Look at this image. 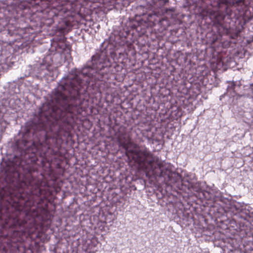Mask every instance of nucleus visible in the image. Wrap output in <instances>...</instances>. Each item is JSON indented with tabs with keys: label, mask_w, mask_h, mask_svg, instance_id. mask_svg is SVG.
I'll use <instances>...</instances> for the list:
<instances>
[{
	"label": "nucleus",
	"mask_w": 253,
	"mask_h": 253,
	"mask_svg": "<svg viewBox=\"0 0 253 253\" xmlns=\"http://www.w3.org/2000/svg\"><path fill=\"white\" fill-rule=\"evenodd\" d=\"M234 84L233 83L231 84V86H228V88H227V89L229 90L230 88H231V89H233L234 87Z\"/></svg>",
	"instance_id": "nucleus-3"
},
{
	"label": "nucleus",
	"mask_w": 253,
	"mask_h": 253,
	"mask_svg": "<svg viewBox=\"0 0 253 253\" xmlns=\"http://www.w3.org/2000/svg\"><path fill=\"white\" fill-rule=\"evenodd\" d=\"M70 83L73 90H78L80 88L82 80L78 76H77L71 80Z\"/></svg>",
	"instance_id": "nucleus-2"
},
{
	"label": "nucleus",
	"mask_w": 253,
	"mask_h": 253,
	"mask_svg": "<svg viewBox=\"0 0 253 253\" xmlns=\"http://www.w3.org/2000/svg\"><path fill=\"white\" fill-rule=\"evenodd\" d=\"M58 3L57 0H41L40 3H38V4L43 9L41 10V12H43L45 11L50 17L57 16L65 14L68 11H73L70 8V3L67 2L61 5H59Z\"/></svg>",
	"instance_id": "nucleus-1"
},
{
	"label": "nucleus",
	"mask_w": 253,
	"mask_h": 253,
	"mask_svg": "<svg viewBox=\"0 0 253 253\" xmlns=\"http://www.w3.org/2000/svg\"><path fill=\"white\" fill-rule=\"evenodd\" d=\"M167 1H168L167 0H165V2H167Z\"/></svg>",
	"instance_id": "nucleus-4"
}]
</instances>
